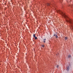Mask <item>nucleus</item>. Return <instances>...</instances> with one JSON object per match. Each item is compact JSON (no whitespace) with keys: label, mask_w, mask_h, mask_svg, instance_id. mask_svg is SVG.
<instances>
[{"label":"nucleus","mask_w":73,"mask_h":73,"mask_svg":"<svg viewBox=\"0 0 73 73\" xmlns=\"http://www.w3.org/2000/svg\"><path fill=\"white\" fill-rule=\"evenodd\" d=\"M65 40H66L68 39V38H67V37H65Z\"/></svg>","instance_id":"20e7f679"},{"label":"nucleus","mask_w":73,"mask_h":73,"mask_svg":"<svg viewBox=\"0 0 73 73\" xmlns=\"http://www.w3.org/2000/svg\"><path fill=\"white\" fill-rule=\"evenodd\" d=\"M35 37V40H37V37Z\"/></svg>","instance_id":"0eeeda50"},{"label":"nucleus","mask_w":73,"mask_h":73,"mask_svg":"<svg viewBox=\"0 0 73 73\" xmlns=\"http://www.w3.org/2000/svg\"><path fill=\"white\" fill-rule=\"evenodd\" d=\"M42 47H43V48H44V46H45L44 45H42Z\"/></svg>","instance_id":"39448f33"},{"label":"nucleus","mask_w":73,"mask_h":73,"mask_svg":"<svg viewBox=\"0 0 73 73\" xmlns=\"http://www.w3.org/2000/svg\"><path fill=\"white\" fill-rule=\"evenodd\" d=\"M71 57V55H69L68 56V58H70Z\"/></svg>","instance_id":"7ed1b4c3"},{"label":"nucleus","mask_w":73,"mask_h":73,"mask_svg":"<svg viewBox=\"0 0 73 73\" xmlns=\"http://www.w3.org/2000/svg\"><path fill=\"white\" fill-rule=\"evenodd\" d=\"M67 69H69V67H68L67 68Z\"/></svg>","instance_id":"9b49d317"},{"label":"nucleus","mask_w":73,"mask_h":73,"mask_svg":"<svg viewBox=\"0 0 73 73\" xmlns=\"http://www.w3.org/2000/svg\"><path fill=\"white\" fill-rule=\"evenodd\" d=\"M36 37V36H35V34H34L33 35V37Z\"/></svg>","instance_id":"9d476101"},{"label":"nucleus","mask_w":73,"mask_h":73,"mask_svg":"<svg viewBox=\"0 0 73 73\" xmlns=\"http://www.w3.org/2000/svg\"><path fill=\"white\" fill-rule=\"evenodd\" d=\"M59 67V65H57L56 66V68H58Z\"/></svg>","instance_id":"423d86ee"},{"label":"nucleus","mask_w":73,"mask_h":73,"mask_svg":"<svg viewBox=\"0 0 73 73\" xmlns=\"http://www.w3.org/2000/svg\"><path fill=\"white\" fill-rule=\"evenodd\" d=\"M60 13L62 16H63V17H64L66 22L67 23H70L71 24L73 25V21L72 19L69 18L68 16L66 15L64 13H63L62 12H60Z\"/></svg>","instance_id":"f257e3e1"},{"label":"nucleus","mask_w":73,"mask_h":73,"mask_svg":"<svg viewBox=\"0 0 73 73\" xmlns=\"http://www.w3.org/2000/svg\"><path fill=\"white\" fill-rule=\"evenodd\" d=\"M70 28H71L72 30H73V25H72L71 26Z\"/></svg>","instance_id":"f03ea898"},{"label":"nucleus","mask_w":73,"mask_h":73,"mask_svg":"<svg viewBox=\"0 0 73 73\" xmlns=\"http://www.w3.org/2000/svg\"><path fill=\"white\" fill-rule=\"evenodd\" d=\"M47 6H49L50 5H49V4L48 3L47 4Z\"/></svg>","instance_id":"1a4fd4ad"},{"label":"nucleus","mask_w":73,"mask_h":73,"mask_svg":"<svg viewBox=\"0 0 73 73\" xmlns=\"http://www.w3.org/2000/svg\"><path fill=\"white\" fill-rule=\"evenodd\" d=\"M58 36H57V35H56V38H58Z\"/></svg>","instance_id":"6e6552de"},{"label":"nucleus","mask_w":73,"mask_h":73,"mask_svg":"<svg viewBox=\"0 0 73 73\" xmlns=\"http://www.w3.org/2000/svg\"><path fill=\"white\" fill-rule=\"evenodd\" d=\"M44 43H45V41H44Z\"/></svg>","instance_id":"4468645a"},{"label":"nucleus","mask_w":73,"mask_h":73,"mask_svg":"<svg viewBox=\"0 0 73 73\" xmlns=\"http://www.w3.org/2000/svg\"><path fill=\"white\" fill-rule=\"evenodd\" d=\"M54 36H56V35H54Z\"/></svg>","instance_id":"f8f14e48"},{"label":"nucleus","mask_w":73,"mask_h":73,"mask_svg":"<svg viewBox=\"0 0 73 73\" xmlns=\"http://www.w3.org/2000/svg\"><path fill=\"white\" fill-rule=\"evenodd\" d=\"M44 41H46V39H44Z\"/></svg>","instance_id":"ddd939ff"}]
</instances>
